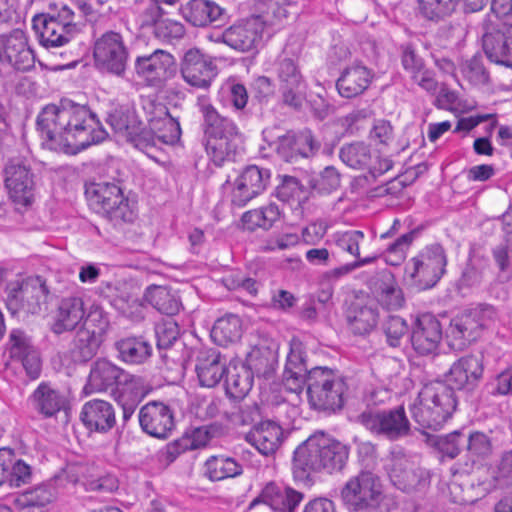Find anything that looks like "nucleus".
I'll return each mask as SVG.
<instances>
[{
    "label": "nucleus",
    "instance_id": "nucleus-1",
    "mask_svg": "<svg viewBox=\"0 0 512 512\" xmlns=\"http://www.w3.org/2000/svg\"><path fill=\"white\" fill-rule=\"evenodd\" d=\"M36 125L43 145L67 155H76L107 137L97 115L87 106L71 100L43 107Z\"/></svg>",
    "mask_w": 512,
    "mask_h": 512
},
{
    "label": "nucleus",
    "instance_id": "nucleus-2",
    "mask_svg": "<svg viewBox=\"0 0 512 512\" xmlns=\"http://www.w3.org/2000/svg\"><path fill=\"white\" fill-rule=\"evenodd\" d=\"M287 390L299 393L307 386L308 402L314 410L336 412L342 409L348 385L337 371L314 367L308 371L302 342L292 340L283 371Z\"/></svg>",
    "mask_w": 512,
    "mask_h": 512
},
{
    "label": "nucleus",
    "instance_id": "nucleus-3",
    "mask_svg": "<svg viewBox=\"0 0 512 512\" xmlns=\"http://www.w3.org/2000/svg\"><path fill=\"white\" fill-rule=\"evenodd\" d=\"M348 449L324 432L311 435L294 451L293 474L297 480H308L312 472L322 469L340 471L348 459Z\"/></svg>",
    "mask_w": 512,
    "mask_h": 512
},
{
    "label": "nucleus",
    "instance_id": "nucleus-4",
    "mask_svg": "<svg viewBox=\"0 0 512 512\" xmlns=\"http://www.w3.org/2000/svg\"><path fill=\"white\" fill-rule=\"evenodd\" d=\"M199 106L207 154L217 166L234 160L242 143L238 126L232 119L220 114L212 104L203 102Z\"/></svg>",
    "mask_w": 512,
    "mask_h": 512
},
{
    "label": "nucleus",
    "instance_id": "nucleus-5",
    "mask_svg": "<svg viewBox=\"0 0 512 512\" xmlns=\"http://www.w3.org/2000/svg\"><path fill=\"white\" fill-rule=\"evenodd\" d=\"M458 404L453 388L443 381L425 385L410 407L412 418L422 428L440 429L451 418Z\"/></svg>",
    "mask_w": 512,
    "mask_h": 512
},
{
    "label": "nucleus",
    "instance_id": "nucleus-6",
    "mask_svg": "<svg viewBox=\"0 0 512 512\" xmlns=\"http://www.w3.org/2000/svg\"><path fill=\"white\" fill-rule=\"evenodd\" d=\"M90 205L114 226L131 223L135 213L118 182L92 183L86 188Z\"/></svg>",
    "mask_w": 512,
    "mask_h": 512
},
{
    "label": "nucleus",
    "instance_id": "nucleus-7",
    "mask_svg": "<svg viewBox=\"0 0 512 512\" xmlns=\"http://www.w3.org/2000/svg\"><path fill=\"white\" fill-rule=\"evenodd\" d=\"M356 421L372 435L389 441H398L411 434V423L402 405L388 410L366 408Z\"/></svg>",
    "mask_w": 512,
    "mask_h": 512
},
{
    "label": "nucleus",
    "instance_id": "nucleus-8",
    "mask_svg": "<svg viewBox=\"0 0 512 512\" xmlns=\"http://www.w3.org/2000/svg\"><path fill=\"white\" fill-rule=\"evenodd\" d=\"M497 312L491 305L481 304L464 311L452 319L449 327L450 345L458 350L476 341L482 331L497 320Z\"/></svg>",
    "mask_w": 512,
    "mask_h": 512
},
{
    "label": "nucleus",
    "instance_id": "nucleus-9",
    "mask_svg": "<svg viewBox=\"0 0 512 512\" xmlns=\"http://www.w3.org/2000/svg\"><path fill=\"white\" fill-rule=\"evenodd\" d=\"M341 497L349 511L378 512L384 495L379 477L363 471L346 482Z\"/></svg>",
    "mask_w": 512,
    "mask_h": 512
},
{
    "label": "nucleus",
    "instance_id": "nucleus-10",
    "mask_svg": "<svg viewBox=\"0 0 512 512\" xmlns=\"http://www.w3.org/2000/svg\"><path fill=\"white\" fill-rule=\"evenodd\" d=\"M6 307L11 314H37L46 303L49 289L41 276L10 281L6 287Z\"/></svg>",
    "mask_w": 512,
    "mask_h": 512
},
{
    "label": "nucleus",
    "instance_id": "nucleus-11",
    "mask_svg": "<svg viewBox=\"0 0 512 512\" xmlns=\"http://www.w3.org/2000/svg\"><path fill=\"white\" fill-rule=\"evenodd\" d=\"M75 14L63 5L57 12L34 19V27L39 32L40 43L47 48H60L68 44L79 32Z\"/></svg>",
    "mask_w": 512,
    "mask_h": 512
},
{
    "label": "nucleus",
    "instance_id": "nucleus-12",
    "mask_svg": "<svg viewBox=\"0 0 512 512\" xmlns=\"http://www.w3.org/2000/svg\"><path fill=\"white\" fill-rule=\"evenodd\" d=\"M140 381V377L124 371L112 362L98 359L91 366L84 391L86 394H92L110 390L114 395V392L128 389Z\"/></svg>",
    "mask_w": 512,
    "mask_h": 512
},
{
    "label": "nucleus",
    "instance_id": "nucleus-13",
    "mask_svg": "<svg viewBox=\"0 0 512 512\" xmlns=\"http://www.w3.org/2000/svg\"><path fill=\"white\" fill-rule=\"evenodd\" d=\"M446 265L444 248L440 244H432L410 260L407 271L419 288L429 289L444 275Z\"/></svg>",
    "mask_w": 512,
    "mask_h": 512
},
{
    "label": "nucleus",
    "instance_id": "nucleus-14",
    "mask_svg": "<svg viewBox=\"0 0 512 512\" xmlns=\"http://www.w3.org/2000/svg\"><path fill=\"white\" fill-rule=\"evenodd\" d=\"M264 28L261 15L251 16L226 28L221 41L241 53L255 52L261 45Z\"/></svg>",
    "mask_w": 512,
    "mask_h": 512
},
{
    "label": "nucleus",
    "instance_id": "nucleus-15",
    "mask_svg": "<svg viewBox=\"0 0 512 512\" xmlns=\"http://www.w3.org/2000/svg\"><path fill=\"white\" fill-rule=\"evenodd\" d=\"M482 46L491 62L512 68V24L492 21L484 23Z\"/></svg>",
    "mask_w": 512,
    "mask_h": 512
},
{
    "label": "nucleus",
    "instance_id": "nucleus-16",
    "mask_svg": "<svg viewBox=\"0 0 512 512\" xmlns=\"http://www.w3.org/2000/svg\"><path fill=\"white\" fill-rule=\"evenodd\" d=\"M387 471L392 483L406 493L423 490L430 483L428 473L403 453H392Z\"/></svg>",
    "mask_w": 512,
    "mask_h": 512
},
{
    "label": "nucleus",
    "instance_id": "nucleus-17",
    "mask_svg": "<svg viewBox=\"0 0 512 512\" xmlns=\"http://www.w3.org/2000/svg\"><path fill=\"white\" fill-rule=\"evenodd\" d=\"M93 55L99 68L117 76L125 72L128 51L119 33L113 31L104 33L96 40Z\"/></svg>",
    "mask_w": 512,
    "mask_h": 512
},
{
    "label": "nucleus",
    "instance_id": "nucleus-18",
    "mask_svg": "<svg viewBox=\"0 0 512 512\" xmlns=\"http://www.w3.org/2000/svg\"><path fill=\"white\" fill-rule=\"evenodd\" d=\"M282 102L294 109L302 106L305 81L297 61L287 55L281 56L276 65Z\"/></svg>",
    "mask_w": 512,
    "mask_h": 512
},
{
    "label": "nucleus",
    "instance_id": "nucleus-19",
    "mask_svg": "<svg viewBox=\"0 0 512 512\" xmlns=\"http://www.w3.org/2000/svg\"><path fill=\"white\" fill-rule=\"evenodd\" d=\"M260 352L254 351L250 354L247 359L248 366L241 365L240 367H234L232 370L227 371V377L225 380V392L226 395L233 400H242L251 390L253 386V372L266 373L272 364L265 358V364L262 358L259 357Z\"/></svg>",
    "mask_w": 512,
    "mask_h": 512
},
{
    "label": "nucleus",
    "instance_id": "nucleus-20",
    "mask_svg": "<svg viewBox=\"0 0 512 512\" xmlns=\"http://www.w3.org/2000/svg\"><path fill=\"white\" fill-rule=\"evenodd\" d=\"M135 70L151 86L161 87L176 75L177 64L170 53L157 49L149 55L137 57Z\"/></svg>",
    "mask_w": 512,
    "mask_h": 512
},
{
    "label": "nucleus",
    "instance_id": "nucleus-21",
    "mask_svg": "<svg viewBox=\"0 0 512 512\" xmlns=\"http://www.w3.org/2000/svg\"><path fill=\"white\" fill-rule=\"evenodd\" d=\"M0 63L19 71H28L34 67L35 56L28 46L24 31L15 29L9 34L0 35Z\"/></svg>",
    "mask_w": 512,
    "mask_h": 512
},
{
    "label": "nucleus",
    "instance_id": "nucleus-22",
    "mask_svg": "<svg viewBox=\"0 0 512 512\" xmlns=\"http://www.w3.org/2000/svg\"><path fill=\"white\" fill-rule=\"evenodd\" d=\"M180 71L185 82L201 89L209 88L216 76V67L211 59L197 48H191L184 53Z\"/></svg>",
    "mask_w": 512,
    "mask_h": 512
},
{
    "label": "nucleus",
    "instance_id": "nucleus-23",
    "mask_svg": "<svg viewBox=\"0 0 512 512\" xmlns=\"http://www.w3.org/2000/svg\"><path fill=\"white\" fill-rule=\"evenodd\" d=\"M269 179L268 169L256 165L247 166L235 181L231 195L232 203L238 207L245 206L266 189Z\"/></svg>",
    "mask_w": 512,
    "mask_h": 512
},
{
    "label": "nucleus",
    "instance_id": "nucleus-24",
    "mask_svg": "<svg viewBox=\"0 0 512 512\" xmlns=\"http://www.w3.org/2000/svg\"><path fill=\"white\" fill-rule=\"evenodd\" d=\"M142 430L159 439L167 438L175 427L172 409L162 402H149L139 412Z\"/></svg>",
    "mask_w": 512,
    "mask_h": 512
},
{
    "label": "nucleus",
    "instance_id": "nucleus-25",
    "mask_svg": "<svg viewBox=\"0 0 512 512\" xmlns=\"http://www.w3.org/2000/svg\"><path fill=\"white\" fill-rule=\"evenodd\" d=\"M5 185L12 200L29 205L33 199L34 176L30 167L20 160H11L5 167Z\"/></svg>",
    "mask_w": 512,
    "mask_h": 512
},
{
    "label": "nucleus",
    "instance_id": "nucleus-26",
    "mask_svg": "<svg viewBox=\"0 0 512 512\" xmlns=\"http://www.w3.org/2000/svg\"><path fill=\"white\" fill-rule=\"evenodd\" d=\"M483 374V357L481 355H465L455 361L445 374V384L455 390H471Z\"/></svg>",
    "mask_w": 512,
    "mask_h": 512
},
{
    "label": "nucleus",
    "instance_id": "nucleus-27",
    "mask_svg": "<svg viewBox=\"0 0 512 512\" xmlns=\"http://www.w3.org/2000/svg\"><path fill=\"white\" fill-rule=\"evenodd\" d=\"M442 339V326L439 320L430 313L417 317L411 334L414 350L421 355L435 352Z\"/></svg>",
    "mask_w": 512,
    "mask_h": 512
},
{
    "label": "nucleus",
    "instance_id": "nucleus-28",
    "mask_svg": "<svg viewBox=\"0 0 512 512\" xmlns=\"http://www.w3.org/2000/svg\"><path fill=\"white\" fill-rule=\"evenodd\" d=\"M9 341L11 359L19 361L31 379L38 378L41 372V360L30 339L23 331L14 329L10 333Z\"/></svg>",
    "mask_w": 512,
    "mask_h": 512
},
{
    "label": "nucleus",
    "instance_id": "nucleus-29",
    "mask_svg": "<svg viewBox=\"0 0 512 512\" xmlns=\"http://www.w3.org/2000/svg\"><path fill=\"white\" fill-rule=\"evenodd\" d=\"M319 149L310 131L299 134L288 132L278 137L276 142L277 154L286 162H293L298 157H309Z\"/></svg>",
    "mask_w": 512,
    "mask_h": 512
},
{
    "label": "nucleus",
    "instance_id": "nucleus-30",
    "mask_svg": "<svg viewBox=\"0 0 512 512\" xmlns=\"http://www.w3.org/2000/svg\"><path fill=\"white\" fill-rule=\"evenodd\" d=\"M245 439L262 455L270 456L275 454L282 445L284 432L279 424L267 420L255 425L246 434Z\"/></svg>",
    "mask_w": 512,
    "mask_h": 512
},
{
    "label": "nucleus",
    "instance_id": "nucleus-31",
    "mask_svg": "<svg viewBox=\"0 0 512 512\" xmlns=\"http://www.w3.org/2000/svg\"><path fill=\"white\" fill-rule=\"evenodd\" d=\"M80 419L89 431L106 433L116 424V415L111 403L104 400L86 402L81 410Z\"/></svg>",
    "mask_w": 512,
    "mask_h": 512
},
{
    "label": "nucleus",
    "instance_id": "nucleus-32",
    "mask_svg": "<svg viewBox=\"0 0 512 512\" xmlns=\"http://www.w3.org/2000/svg\"><path fill=\"white\" fill-rule=\"evenodd\" d=\"M195 370L203 387H215L226 371V360L216 349L201 350L196 359Z\"/></svg>",
    "mask_w": 512,
    "mask_h": 512
},
{
    "label": "nucleus",
    "instance_id": "nucleus-33",
    "mask_svg": "<svg viewBox=\"0 0 512 512\" xmlns=\"http://www.w3.org/2000/svg\"><path fill=\"white\" fill-rule=\"evenodd\" d=\"M373 72L366 66L354 64L345 68L336 82L338 93L344 98L363 94L370 86Z\"/></svg>",
    "mask_w": 512,
    "mask_h": 512
},
{
    "label": "nucleus",
    "instance_id": "nucleus-34",
    "mask_svg": "<svg viewBox=\"0 0 512 512\" xmlns=\"http://www.w3.org/2000/svg\"><path fill=\"white\" fill-rule=\"evenodd\" d=\"M379 313L373 302H353L346 311L349 330L357 336L370 334L377 326Z\"/></svg>",
    "mask_w": 512,
    "mask_h": 512
},
{
    "label": "nucleus",
    "instance_id": "nucleus-35",
    "mask_svg": "<svg viewBox=\"0 0 512 512\" xmlns=\"http://www.w3.org/2000/svg\"><path fill=\"white\" fill-rule=\"evenodd\" d=\"M109 123L116 133L135 143L137 147L142 146L143 141L147 140L143 124L134 111L116 110L110 114Z\"/></svg>",
    "mask_w": 512,
    "mask_h": 512
},
{
    "label": "nucleus",
    "instance_id": "nucleus-36",
    "mask_svg": "<svg viewBox=\"0 0 512 512\" xmlns=\"http://www.w3.org/2000/svg\"><path fill=\"white\" fill-rule=\"evenodd\" d=\"M35 410L45 417H52L66 406V398L49 383L42 382L30 397Z\"/></svg>",
    "mask_w": 512,
    "mask_h": 512
},
{
    "label": "nucleus",
    "instance_id": "nucleus-37",
    "mask_svg": "<svg viewBox=\"0 0 512 512\" xmlns=\"http://www.w3.org/2000/svg\"><path fill=\"white\" fill-rule=\"evenodd\" d=\"M183 17L196 27H205L217 21L223 14V9L210 0H190L182 7Z\"/></svg>",
    "mask_w": 512,
    "mask_h": 512
},
{
    "label": "nucleus",
    "instance_id": "nucleus-38",
    "mask_svg": "<svg viewBox=\"0 0 512 512\" xmlns=\"http://www.w3.org/2000/svg\"><path fill=\"white\" fill-rule=\"evenodd\" d=\"M103 341V329L99 331L88 328L77 332L70 349L71 357L74 362L82 363L92 359Z\"/></svg>",
    "mask_w": 512,
    "mask_h": 512
},
{
    "label": "nucleus",
    "instance_id": "nucleus-39",
    "mask_svg": "<svg viewBox=\"0 0 512 512\" xmlns=\"http://www.w3.org/2000/svg\"><path fill=\"white\" fill-rule=\"evenodd\" d=\"M84 303L79 297H68L61 301L53 331L61 334L67 330H73L84 318Z\"/></svg>",
    "mask_w": 512,
    "mask_h": 512
},
{
    "label": "nucleus",
    "instance_id": "nucleus-40",
    "mask_svg": "<svg viewBox=\"0 0 512 512\" xmlns=\"http://www.w3.org/2000/svg\"><path fill=\"white\" fill-rule=\"evenodd\" d=\"M373 295L376 303L386 310H398L405 303L403 291L391 274L375 284Z\"/></svg>",
    "mask_w": 512,
    "mask_h": 512
},
{
    "label": "nucleus",
    "instance_id": "nucleus-41",
    "mask_svg": "<svg viewBox=\"0 0 512 512\" xmlns=\"http://www.w3.org/2000/svg\"><path fill=\"white\" fill-rule=\"evenodd\" d=\"M52 500L51 489L40 485L17 495L13 503L18 512H45Z\"/></svg>",
    "mask_w": 512,
    "mask_h": 512
},
{
    "label": "nucleus",
    "instance_id": "nucleus-42",
    "mask_svg": "<svg viewBox=\"0 0 512 512\" xmlns=\"http://www.w3.org/2000/svg\"><path fill=\"white\" fill-rule=\"evenodd\" d=\"M262 496L269 500V504L273 509L281 512H294L304 498L303 493L299 491L289 487L280 490L273 483L266 485Z\"/></svg>",
    "mask_w": 512,
    "mask_h": 512
},
{
    "label": "nucleus",
    "instance_id": "nucleus-43",
    "mask_svg": "<svg viewBox=\"0 0 512 512\" xmlns=\"http://www.w3.org/2000/svg\"><path fill=\"white\" fill-rule=\"evenodd\" d=\"M119 358L126 363L140 364L152 353V346L143 338L128 337L115 343Z\"/></svg>",
    "mask_w": 512,
    "mask_h": 512
},
{
    "label": "nucleus",
    "instance_id": "nucleus-44",
    "mask_svg": "<svg viewBox=\"0 0 512 512\" xmlns=\"http://www.w3.org/2000/svg\"><path fill=\"white\" fill-rule=\"evenodd\" d=\"M205 466L206 475L212 481L234 478L243 473V467L236 459L223 455L210 457Z\"/></svg>",
    "mask_w": 512,
    "mask_h": 512
},
{
    "label": "nucleus",
    "instance_id": "nucleus-45",
    "mask_svg": "<svg viewBox=\"0 0 512 512\" xmlns=\"http://www.w3.org/2000/svg\"><path fill=\"white\" fill-rule=\"evenodd\" d=\"M158 128H150L146 131L147 140L143 141L142 146L155 145V140L164 144H175L181 137V128L179 122L170 114L166 115L161 121L157 122Z\"/></svg>",
    "mask_w": 512,
    "mask_h": 512
},
{
    "label": "nucleus",
    "instance_id": "nucleus-46",
    "mask_svg": "<svg viewBox=\"0 0 512 512\" xmlns=\"http://www.w3.org/2000/svg\"><path fill=\"white\" fill-rule=\"evenodd\" d=\"M146 300L160 313L166 315H175L181 308L179 298L164 286H151L145 293Z\"/></svg>",
    "mask_w": 512,
    "mask_h": 512
},
{
    "label": "nucleus",
    "instance_id": "nucleus-47",
    "mask_svg": "<svg viewBox=\"0 0 512 512\" xmlns=\"http://www.w3.org/2000/svg\"><path fill=\"white\" fill-rule=\"evenodd\" d=\"M147 12L152 16L154 34L158 39L172 42L184 37L186 31L181 22L172 19L158 18L161 12L160 6H150V8L147 9Z\"/></svg>",
    "mask_w": 512,
    "mask_h": 512
},
{
    "label": "nucleus",
    "instance_id": "nucleus-48",
    "mask_svg": "<svg viewBox=\"0 0 512 512\" xmlns=\"http://www.w3.org/2000/svg\"><path fill=\"white\" fill-rule=\"evenodd\" d=\"M241 320L236 315H228L218 319L211 331V337L219 345H227L241 338Z\"/></svg>",
    "mask_w": 512,
    "mask_h": 512
},
{
    "label": "nucleus",
    "instance_id": "nucleus-49",
    "mask_svg": "<svg viewBox=\"0 0 512 512\" xmlns=\"http://www.w3.org/2000/svg\"><path fill=\"white\" fill-rule=\"evenodd\" d=\"M339 157L353 169H367L372 162L370 146L364 142H353L341 147Z\"/></svg>",
    "mask_w": 512,
    "mask_h": 512
},
{
    "label": "nucleus",
    "instance_id": "nucleus-50",
    "mask_svg": "<svg viewBox=\"0 0 512 512\" xmlns=\"http://www.w3.org/2000/svg\"><path fill=\"white\" fill-rule=\"evenodd\" d=\"M279 209L275 204L251 210L243 214L242 221L250 230L255 228L269 229L279 218Z\"/></svg>",
    "mask_w": 512,
    "mask_h": 512
},
{
    "label": "nucleus",
    "instance_id": "nucleus-51",
    "mask_svg": "<svg viewBox=\"0 0 512 512\" xmlns=\"http://www.w3.org/2000/svg\"><path fill=\"white\" fill-rule=\"evenodd\" d=\"M6 457L10 465L6 467L5 484L9 487H20L28 483L32 476L31 467L23 460L18 459L11 449L6 448Z\"/></svg>",
    "mask_w": 512,
    "mask_h": 512
},
{
    "label": "nucleus",
    "instance_id": "nucleus-52",
    "mask_svg": "<svg viewBox=\"0 0 512 512\" xmlns=\"http://www.w3.org/2000/svg\"><path fill=\"white\" fill-rule=\"evenodd\" d=\"M201 434V430L198 429L193 435H184L179 439H176L168 443L162 451L163 459L168 463L174 462L179 455L182 453L198 449L205 445V441H199L196 437Z\"/></svg>",
    "mask_w": 512,
    "mask_h": 512
},
{
    "label": "nucleus",
    "instance_id": "nucleus-53",
    "mask_svg": "<svg viewBox=\"0 0 512 512\" xmlns=\"http://www.w3.org/2000/svg\"><path fill=\"white\" fill-rule=\"evenodd\" d=\"M142 398V381L128 389H122L120 392H114L115 401L122 407V420L124 423L132 417Z\"/></svg>",
    "mask_w": 512,
    "mask_h": 512
},
{
    "label": "nucleus",
    "instance_id": "nucleus-54",
    "mask_svg": "<svg viewBox=\"0 0 512 512\" xmlns=\"http://www.w3.org/2000/svg\"><path fill=\"white\" fill-rule=\"evenodd\" d=\"M466 434L462 430H456L444 436H438L433 440V445L445 456L455 458L465 447Z\"/></svg>",
    "mask_w": 512,
    "mask_h": 512
},
{
    "label": "nucleus",
    "instance_id": "nucleus-55",
    "mask_svg": "<svg viewBox=\"0 0 512 512\" xmlns=\"http://www.w3.org/2000/svg\"><path fill=\"white\" fill-rule=\"evenodd\" d=\"M267 10L262 16L265 23L281 22L292 15L297 14V5L294 0H265Z\"/></svg>",
    "mask_w": 512,
    "mask_h": 512
},
{
    "label": "nucleus",
    "instance_id": "nucleus-56",
    "mask_svg": "<svg viewBox=\"0 0 512 512\" xmlns=\"http://www.w3.org/2000/svg\"><path fill=\"white\" fill-rule=\"evenodd\" d=\"M465 448L471 457L477 459H484L492 453L490 438L480 431L466 434Z\"/></svg>",
    "mask_w": 512,
    "mask_h": 512
},
{
    "label": "nucleus",
    "instance_id": "nucleus-57",
    "mask_svg": "<svg viewBox=\"0 0 512 512\" xmlns=\"http://www.w3.org/2000/svg\"><path fill=\"white\" fill-rule=\"evenodd\" d=\"M382 330L386 336V341L391 347H399L401 339L408 331L406 321L400 316L390 315L382 324Z\"/></svg>",
    "mask_w": 512,
    "mask_h": 512
},
{
    "label": "nucleus",
    "instance_id": "nucleus-58",
    "mask_svg": "<svg viewBox=\"0 0 512 512\" xmlns=\"http://www.w3.org/2000/svg\"><path fill=\"white\" fill-rule=\"evenodd\" d=\"M155 335L158 349H167L177 340L179 326L174 319L168 318L156 324Z\"/></svg>",
    "mask_w": 512,
    "mask_h": 512
},
{
    "label": "nucleus",
    "instance_id": "nucleus-59",
    "mask_svg": "<svg viewBox=\"0 0 512 512\" xmlns=\"http://www.w3.org/2000/svg\"><path fill=\"white\" fill-rule=\"evenodd\" d=\"M422 15L429 20H440L454 12L446 0H418Z\"/></svg>",
    "mask_w": 512,
    "mask_h": 512
},
{
    "label": "nucleus",
    "instance_id": "nucleus-60",
    "mask_svg": "<svg viewBox=\"0 0 512 512\" xmlns=\"http://www.w3.org/2000/svg\"><path fill=\"white\" fill-rule=\"evenodd\" d=\"M302 194V185L299 180L293 176H285L276 189V196L282 202L299 200Z\"/></svg>",
    "mask_w": 512,
    "mask_h": 512
},
{
    "label": "nucleus",
    "instance_id": "nucleus-61",
    "mask_svg": "<svg viewBox=\"0 0 512 512\" xmlns=\"http://www.w3.org/2000/svg\"><path fill=\"white\" fill-rule=\"evenodd\" d=\"M401 63L406 72L411 76H417L422 70L426 68L424 60L419 56L412 45H405L401 47Z\"/></svg>",
    "mask_w": 512,
    "mask_h": 512
},
{
    "label": "nucleus",
    "instance_id": "nucleus-62",
    "mask_svg": "<svg viewBox=\"0 0 512 512\" xmlns=\"http://www.w3.org/2000/svg\"><path fill=\"white\" fill-rule=\"evenodd\" d=\"M142 109L149 129L158 128L157 122L161 121V119L169 114L168 108L165 104L157 102L151 98H145L142 100Z\"/></svg>",
    "mask_w": 512,
    "mask_h": 512
},
{
    "label": "nucleus",
    "instance_id": "nucleus-63",
    "mask_svg": "<svg viewBox=\"0 0 512 512\" xmlns=\"http://www.w3.org/2000/svg\"><path fill=\"white\" fill-rule=\"evenodd\" d=\"M371 116L372 111L369 108L356 109L340 118L339 122L346 132L354 134L362 128L363 124L367 122Z\"/></svg>",
    "mask_w": 512,
    "mask_h": 512
},
{
    "label": "nucleus",
    "instance_id": "nucleus-64",
    "mask_svg": "<svg viewBox=\"0 0 512 512\" xmlns=\"http://www.w3.org/2000/svg\"><path fill=\"white\" fill-rule=\"evenodd\" d=\"M415 235L416 231L412 230L406 234L401 235L387 246L386 252L389 255L396 257V261H391V264H398L405 259L406 251L414 241Z\"/></svg>",
    "mask_w": 512,
    "mask_h": 512
}]
</instances>
